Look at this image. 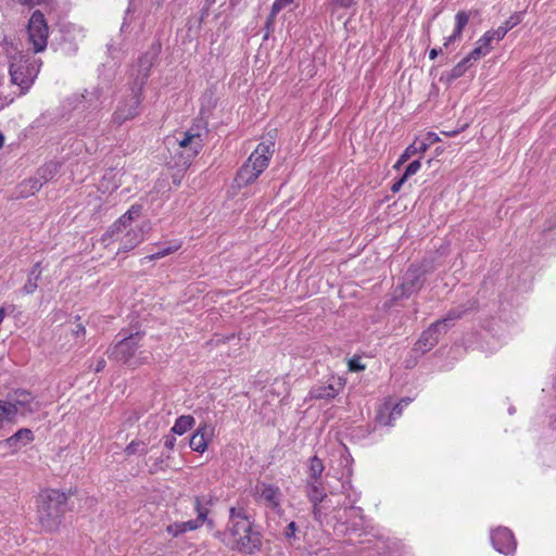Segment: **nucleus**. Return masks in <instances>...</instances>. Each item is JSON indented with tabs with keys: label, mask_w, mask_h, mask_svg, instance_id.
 <instances>
[{
	"label": "nucleus",
	"mask_w": 556,
	"mask_h": 556,
	"mask_svg": "<svg viewBox=\"0 0 556 556\" xmlns=\"http://www.w3.org/2000/svg\"><path fill=\"white\" fill-rule=\"evenodd\" d=\"M458 64L463 65L464 70L467 71L469 68V66L472 64V61L467 55L460 62H458Z\"/></svg>",
	"instance_id": "60"
},
{
	"label": "nucleus",
	"mask_w": 556,
	"mask_h": 556,
	"mask_svg": "<svg viewBox=\"0 0 556 556\" xmlns=\"http://www.w3.org/2000/svg\"><path fill=\"white\" fill-rule=\"evenodd\" d=\"M127 213L132 217V220L140 216L141 205H132Z\"/></svg>",
	"instance_id": "53"
},
{
	"label": "nucleus",
	"mask_w": 556,
	"mask_h": 556,
	"mask_svg": "<svg viewBox=\"0 0 556 556\" xmlns=\"http://www.w3.org/2000/svg\"><path fill=\"white\" fill-rule=\"evenodd\" d=\"M204 146V139L202 132H194L192 130H186L182 134V138L178 139V147L180 149H188L185 154L182 151L176 153L175 155L182 159V166H190L192 160L200 153Z\"/></svg>",
	"instance_id": "9"
},
{
	"label": "nucleus",
	"mask_w": 556,
	"mask_h": 556,
	"mask_svg": "<svg viewBox=\"0 0 556 556\" xmlns=\"http://www.w3.org/2000/svg\"><path fill=\"white\" fill-rule=\"evenodd\" d=\"M520 22V14H514L508 20H506L505 23L501 25L498 28L492 29L496 36V40H502L505 37V35L515 26H517Z\"/></svg>",
	"instance_id": "31"
},
{
	"label": "nucleus",
	"mask_w": 556,
	"mask_h": 556,
	"mask_svg": "<svg viewBox=\"0 0 556 556\" xmlns=\"http://www.w3.org/2000/svg\"><path fill=\"white\" fill-rule=\"evenodd\" d=\"M305 493L313 505H318L327 497L321 479L306 480Z\"/></svg>",
	"instance_id": "19"
},
{
	"label": "nucleus",
	"mask_w": 556,
	"mask_h": 556,
	"mask_svg": "<svg viewBox=\"0 0 556 556\" xmlns=\"http://www.w3.org/2000/svg\"><path fill=\"white\" fill-rule=\"evenodd\" d=\"M489 52L486 48H481L480 46L477 45V47L468 54V56L472 62H476L480 60L482 56L486 55Z\"/></svg>",
	"instance_id": "46"
},
{
	"label": "nucleus",
	"mask_w": 556,
	"mask_h": 556,
	"mask_svg": "<svg viewBox=\"0 0 556 556\" xmlns=\"http://www.w3.org/2000/svg\"><path fill=\"white\" fill-rule=\"evenodd\" d=\"M293 1L294 0H275L270 8V12H273L274 14H278L281 10L290 5Z\"/></svg>",
	"instance_id": "47"
},
{
	"label": "nucleus",
	"mask_w": 556,
	"mask_h": 556,
	"mask_svg": "<svg viewBox=\"0 0 556 556\" xmlns=\"http://www.w3.org/2000/svg\"><path fill=\"white\" fill-rule=\"evenodd\" d=\"M434 270V266L430 261H422L420 264H412L405 271L402 283L400 298L408 299L410 295L419 292L426 281V276Z\"/></svg>",
	"instance_id": "4"
},
{
	"label": "nucleus",
	"mask_w": 556,
	"mask_h": 556,
	"mask_svg": "<svg viewBox=\"0 0 556 556\" xmlns=\"http://www.w3.org/2000/svg\"><path fill=\"white\" fill-rule=\"evenodd\" d=\"M72 489L63 492L58 489L43 490L37 497V520L45 532H55L60 529L65 514L72 509L70 496Z\"/></svg>",
	"instance_id": "1"
},
{
	"label": "nucleus",
	"mask_w": 556,
	"mask_h": 556,
	"mask_svg": "<svg viewBox=\"0 0 556 556\" xmlns=\"http://www.w3.org/2000/svg\"><path fill=\"white\" fill-rule=\"evenodd\" d=\"M428 148H429V143H427L426 141L419 142L418 146L416 144L417 153H424L427 151Z\"/></svg>",
	"instance_id": "59"
},
{
	"label": "nucleus",
	"mask_w": 556,
	"mask_h": 556,
	"mask_svg": "<svg viewBox=\"0 0 556 556\" xmlns=\"http://www.w3.org/2000/svg\"><path fill=\"white\" fill-rule=\"evenodd\" d=\"M194 422L195 420L191 415H181L176 419L170 432L182 435L193 427Z\"/></svg>",
	"instance_id": "28"
},
{
	"label": "nucleus",
	"mask_w": 556,
	"mask_h": 556,
	"mask_svg": "<svg viewBox=\"0 0 556 556\" xmlns=\"http://www.w3.org/2000/svg\"><path fill=\"white\" fill-rule=\"evenodd\" d=\"M466 71L464 70L463 65H459L458 63L446 74L447 81H453L459 77H462Z\"/></svg>",
	"instance_id": "45"
},
{
	"label": "nucleus",
	"mask_w": 556,
	"mask_h": 556,
	"mask_svg": "<svg viewBox=\"0 0 556 556\" xmlns=\"http://www.w3.org/2000/svg\"><path fill=\"white\" fill-rule=\"evenodd\" d=\"M42 274L41 262H37L30 269L29 275L34 276V280H40Z\"/></svg>",
	"instance_id": "50"
},
{
	"label": "nucleus",
	"mask_w": 556,
	"mask_h": 556,
	"mask_svg": "<svg viewBox=\"0 0 556 556\" xmlns=\"http://www.w3.org/2000/svg\"><path fill=\"white\" fill-rule=\"evenodd\" d=\"M170 458H172L170 454L161 455V456L155 457V458L150 456L149 460L152 462V463H151V465L149 467V473L150 475H155L159 471H164L168 467L166 462L168 459H170Z\"/></svg>",
	"instance_id": "34"
},
{
	"label": "nucleus",
	"mask_w": 556,
	"mask_h": 556,
	"mask_svg": "<svg viewBox=\"0 0 556 556\" xmlns=\"http://www.w3.org/2000/svg\"><path fill=\"white\" fill-rule=\"evenodd\" d=\"M409 402V399H403L400 403L395 404L392 412L390 413L389 419H391L393 416H400L402 414V403L407 405Z\"/></svg>",
	"instance_id": "48"
},
{
	"label": "nucleus",
	"mask_w": 556,
	"mask_h": 556,
	"mask_svg": "<svg viewBox=\"0 0 556 556\" xmlns=\"http://www.w3.org/2000/svg\"><path fill=\"white\" fill-rule=\"evenodd\" d=\"M112 89V77L103 80L102 83L98 84L92 91L89 92L90 94V102H101V99ZM88 93V91L86 90ZM92 105V103H90Z\"/></svg>",
	"instance_id": "30"
},
{
	"label": "nucleus",
	"mask_w": 556,
	"mask_h": 556,
	"mask_svg": "<svg viewBox=\"0 0 556 556\" xmlns=\"http://www.w3.org/2000/svg\"><path fill=\"white\" fill-rule=\"evenodd\" d=\"M160 50L161 45L153 43L150 49L138 59L137 64L131 68L130 75L132 77V83L130 86L135 87L137 92L143 89L150 76L151 67L154 65L159 56Z\"/></svg>",
	"instance_id": "5"
},
{
	"label": "nucleus",
	"mask_w": 556,
	"mask_h": 556,
	"mask_svg": "<svg viewBox=\"0 0 556 556\" xmlns=\"http://www.w3.org/2000/svg\"><path fill=\"white\" fill-rule=\"evenodd\" d=\"M415 154H417L416 142H414L413 144L408 146L405 149V151L402 153V155L395 163L394 168L399 169L407 160H409Z\"/></svg>",
	"instance_id": "37"
},
{
	"label": "nucleus",
	"mask_w": 556,
	"mask_h": 556,
	"mask_svg": "<svg viewBox=\"0 0 556 556\" xmlns=\"http://www.w3.org/2000/svg\"><path fill=\"white\" fill-rule=\"evenodd\" d=\"M406 181V179H404L403 176L400 177V179L397 181H395L392 186H391V191L393 193H396L401 190L402 186L404 185V182Z\"/></svg>",
	"instance_id": "54"
},
{
	"label": "nucleus",
	"mask_w": 556,
	"mask_h": 556,
	"mask_svg": "<svg viewBox=\"0 0 556 556\" xmlns=\"http://www.w3.org/2000/svg\"><path fill=\"white\" fill-rule=\"evenodd\" d=\"M182 159H180L179 156L177 155H174L173 159L168 162V165L170 168L173 169H176L173 174H172V182L175 185V186H179L181 184V180L184 178V175L186 173V170L188 169L189 166H186L184 167L182 165Z\"/></svg>",
	"instance_id": "29"
},
{
	"label": "nucleus",
	"mask_w": 556,
	"mask_h": 556,
	"mask_svg": "<svg viewBox=\"0 0 556 556\" xmlns=\"http://www.w3.org/2000/svg\"><path fill=\"white\" fill-rule=\"evenodd\" d=\"M189 130H192L194 132H202L203 134V137L206 136L207 134V129H206V126L202 124V122H199L194 125H192Z\"/></svg>",
	"instance_id": "51"
},
{
	"label": "nucleus",
	"mask_w": 556,
	"mask_h": 556,
	"mask_svg": "<svg viewBox=\"0 0 556 556\" xmlns=\"http://www.w3.org/2000/svg\"><path fill=\"white\" fill-rule=\"evenodd\" d=\"M117 222L126 229L132 222V217L126 212L117 219Z\"/></svg>",
	"instance_id": "52"
},
{
	"label": "nucleus",
	"mask_w": 556,
	"mask_h": 556,
	"mask_svg": "<svg viewBox=\"0 0 556 556\" xmlns=\"http://www.w3.org/2000/svg\"><path fill=\"white\" fill-rule=\"evenodd\" d=\"M215 535L228 548L241 554L253 555L262 549L263 535L255 522L227 526L225 532L218 531Z\"/></svg>",
	"instance_id": "2"
},
{
	"label": "nucleus",
	"mask_w": 556,
	"mask_h": 556,
	"mask_svg": "<svg viewBox=\"0 0 556 556\" xmlns=\"http://www.w3.org/2000/svg\"><path fill=\"white\" fill-rule=\"evenodd\" d=\"M125 454L130 456L137 453L147 454L148 450L143 441L134 440L124 450Z\"/></svg>",
	"instance_id": "35"
},
{
	"label": "nucleus",
	"mask_w": 556,
	"mask_h": 556,
	"mask_svg": "<svg viewBox=\"0 0 556 556\" xmlns=\"http://www.w3.org/2000/svg\"><path fill=\"white\" fill-rule=\"evenodd\" d=\"M17 410L8 400H0V429L8 424L17 422Z\"/></svg>",
	"instance_id": "23"
},
{
	"label": "nucleus",
	"mask_w": 556,
	"mask_h": 556,
	"mask_svg": "<svg viewBox=\"0 0 556 556\" xmlns=\"http://www.w3.org/2000/svg\"><path fill=\"white\" fill-rule=\"evenodd\" d=\"M42 188V181L36 176L23 180L16 188V198L26 199Z\"/></svg>",
	"instance_id": "20"
},
{
	"label": "nucleus",
	"mask_w": 556,
	"mask_h": 556,
	"mask_svg": "<svg viewBox=\"0 0 556 556\" xmlns=\"http://www.w3.org/2000/svg\"><path fill=\"white\" fill-rule=\"evenodd\" d=\"M277 14H274L273 12H269L266 22H265V35L264 40L268 39L269 35L274 33L275 30V22H276Z\"/></svg>",
	"instance_id": "41"
},
{
	"label": "nucleus",
	"mask_w": 556,
	"mask_h": 556,
	"mask_svg": "<svg viewBox=\"0 0 556 556\" xmlns=\"http://www.w3.org/2000/svg\"><path fill=\"white\" fill-rule=\"evenodd\" d=\"M470 18V13L466 11H458L455 15V27L464 30L468 21Z\"/></svg>",
	"instance_id": "40"
},
{
	"label": "nucleus",
	"mask_w": 556,
	"mask_h": 556,
	"mask_svg": "<svg viewBox=\"0 0 556 556\" xmlns=\"http://www.w3.org/2000/svg\"><path fill=\"white\" fill-rule=\"evenodd\" d=\"M144 235L143 226L138 229H131L125 235L122 244L118 249V253H126L137 247L142 240Z\"/></svg>",
	"instance_id": "21"
},
{
	"label": "nucleus",
	"mask_w": 556,
	"mask_h": 556,
	"mask_svg": "<svg viewBox=\"0 0 556 556\" xmlns=\"http://www.w3.org/2000/svg\"><path fill=\"white\" fill-rule=\"evenodd\" d=\"M496 40V36L493 30H488L484 35L477 41V45L481 48H486L488 52L492 50L491 42Z\"/></svg>",
	"instance_id": "38"
},
{
	"label": "nucleus",
	"mask_w": 556,
	"mask_h": 556,
	"mask_svg": "<svg viewBox=\"0 0 556 556\" xmlns=\"http://www.w3.org/2000/svg\"><path fill=\"white\" fill-rule=\"evenodd\" d=\"M141 339L142 336L140 332L130 333L129 336L121 339L106 351L109 358L122 364L130 365Z\"/></svg>",
	"instance_id": "7"
},
{
	"label": "nucleus",
	"mask_w": 556,
	"mask_h": 556,
	"mask_svg": "<svg viewBox=\"0 0 556 556\" xmlns=\"http://www.w3.org/2000/svg\"><path fill=\"white\" fill-rule=\"evenodd\" d=\"M175 445H176V438L173 434H167L164 437V447L169 450V451H173L175 448Z\"/></svg>",
	"instance_id": "49"
},
{
	"label": "nucleus",
	"mask_w": 556,
	"mask_h": 556,
	"mask_svg": "<svg viewBox=\"0 0 556 556\" xmlns=\"http://www.w3.org/2000/svg\"><path fill=\"white\" fill-rule=\"evenodd\" d=\"M5 52L10 58L9 73L11 83L20 87V94H25L33 86L39 73V65L36 60L22 52L15 51L12 54L8 49H5Z\"/></svg>",
	"instance_id": "3"
},
{
	"label": "nucleus",
	"mask_w": 556,
	"mask_h": 556,
	"mask_svg": "<svg viewBox=\"0 0 556 556\" xmlns=\"http://www.w3.org/2000/svg\"><path fill=\"white\" fill-rule=\"evenodd\" d=\"M72 332L75 337L84 336L86 333L85 326L83 324H77Z\"/></svg>",
	"instance_id": "55"
},
{
	"label": "nucleus",
	"mask_w": 556,
	"mask_h": 556,
	"mask_svg": "<svg viewBox=\"0 0 556 556\" xmlns=\"http://www.w3.org/2000/svg\"><path fill=\"white\" fill-rule=\"evenodd\" d=\"M202 101V108L201 112L204 111V106L206 105L208 110L216 106L217 100L214 97V92L212 90H206L204 94L201 98Z\"/></svg>",
	"instance_id": "39"
},
{
	"label": "nucleus",
	"mask_w": 556,
	"mask_h": 556,
	"mask_svg": "<svg viewBox=\"0 0 556 556\" xmlns=\"http://www.w3.org/2000/svg\"><path fill=\"white\" fill-rule=\"evenodd\" d=\"M443 332V328L440 323H432L420 336L415 343L414 350L425 354L430 351L439 343L440 334Z\"/></svg>",
	"instance_id": "14"
},
{
	"label": "nucleus",
	"mask_w": 556,
	"mask_h": 556,
	"mask_svg": "<svg viewBox=\"0 0 556 556\" xmlns=\"http://www.w3.org/2000/svg\"><path fill=\"white\" fill-rule=\"evenodd\" d=\"M34 439L35 437L30 429L22 428L8 439L0 441V446L9 447L13 453H15L26 444L33 442Z\"/></svg>",
	"instance_id": "16"
},
{
	"label": "nucleus",
	"mask_w": 556,
	"mask_h": 556,
	"mask_svg": "<svg viewBox=\"0 0 556 556\" xmlns=\"http://www.w3.org/2000/svg\"><path fill=\"white\" fill-rule=\"evenodd\" d=\"M463 29L456 28L454 29L453 34L451 35L452 39L455 41L459 40L462 38Z\"/></svg>",
	"instance_id": "64"
},
{
	"label": "nucleus",
	"mask_w": 556,
	"mask_h": 556,
	"mask_svg": "<svg viewBox=\"0 0 556 556\" xmlns=\"http://www.w3.org/2000/svg\"><path fill=\"white\" fill-rule=\"evenodd\" d=\"M180 248L178 243H167L165 247H159L157 251L142 258V263L144 261H155L162 257H165L174 252H176Z\"/></svg>",
	"instance_id": "32"
},
{
	"label": "nucleus",
	"mask_w": 556,
	"mask_h": 556,
	"mask_svg": "<svg viewBox=\"0 0 556 556\" xmlns=\"http://www.w3.org/2000/svg\"><path fill=\"white\" fill-rule=\"evenodd\" d=\"M439 137L437 134L434 132H428L427 137H426V142L429 143V146L433 144L434 142L439 141Z\"/></svg>",
	"instance_id": "58"
},
{
	"label": "nucleus",
	"mask_w": 556,
	"mask_h": 556,
	"mask_svg": "<svg viewBox=\"0 0 556 556\" xmlns=\"http://www.w3.org/2000/svg\"><path fill=\"white\" fill-rule=\"evenodd\" d=\"M106 366V362L103 357H100L97 362H96V365H94V371L96 372H100L102 371Z\"/></svg>",
	"instance_id": "56"
},
{
	"label": "nucleus",
	"mask_w": 556,
	"mask_h": 556,
	"mask_svg": "<svg viewBox=\"0 0 556 556\" xmlns=\"http://www.w3.org/2000/svg\"><path fill=\"white\" fill-rule=\"evenodd\" d=\"M440 53H442V49L432 48L429 51V59L434 60Z\"/></svg>",
	"instance_id": "62"
},
{
	"label": "nucleus",
	"mask_w": 556,
	"mask_h": 556,
	"mask_svg": "<svg viewBox=\"0 0 556 556\" xmlns=\"http://www.w3.org/2000/svg\"><path fill=\"white\" fill-rule=\"evenodd\" d=\"M129 91V94L123 98L112 115V123L116 126L123 125L126 121L132 119L139 114L142 90L137 92L135 87L130 86Z\"/></svg>",
	"instance_id": "6"
},
{
	"label": "nucleus",
	"mask_w": 556,
	"mask_h": 556,
	"mask_svg": "<svg viewBox=\"0 0 556 556\" xmlns=\"http://www.w3.org/2000/svg\"><path fill=\"white\" fill-rule=\"evenodd\" d=\"M125 228L117 222L115 220L109 228L108 230L103 233L102 236V239L101 241L103 243H105L106 241H109L110 239H112L115 235H118L121 233Z\"/></svg>",
	"instance_id": "36"
},
{
	"label": "nucleus",
	"mask_w": 556,
	"mask_h": 556,
	"mask_svg": "<svg viewBox=\"0 0 556 556\" xmlns=\"http://www.w3.org/2000/svg\"><path fill=\"white\" fill-rule=\"evenodd\" d=\"M60 167L61 164L58 162H48L37 169L35 176L42 181L43 186L45 184L52 180L56 176Z\"/></svg>",
	"instance_id": "24"
},
{
	"label": "nucleus",
	"mask_w": 556,
	"mask_h": 556,
	"mask_svg": "<svg viewBox=\"0 0 556 556\" xmlns=\"http://www.w3.org/2000/svg\"><path fill=\"white\" fill-rule=\"evenodd\" d=\"M216 2V0H205V7L202 10L201 21L207 15L210 8Z\"/></svg>",
	"instance_id": "57"
},
{
	"label": "nucleus",
	"mask_w": 556,
	"mask_h": 556,
	"mask_svg": "<svg viewBox=\"0 0 556 556\" xmlns=\"http://www.w3.org/2000/svg\"><path fill=\"white\" fill-rule=\"evenodd\" d=\"M458 64L463 65L464 70L467 71L469 68V66L472 64V61L467 55L460 62H458Z\"/></svg>",
	"instance_id": "61"
},
{
	"label": "nucleus",
	"mask_w": 556,
	"mask_h": 556,
	"mask_svg": "<svg viewBox=\"0 0 556 556\" xmlns=\"http://www.w3.org/2000/svg\"><path fill=\"white\" fill-rule=\"evenodd\" d=\"M214 504V496L213 495H202V496H195L194 497V509L198 514L197 521L199 526L201 527L204 522L208 528H214L215 523L212 519L207 518L208 515V505Z\"/></svg>",
	"instance_id": "18"
},
{
	"label": "nucleus",
	"mask_w": 556,
	"mask_h": 556,
	"mask_svg": "<svg viewBox=\"0 0 556 556\" xmlns=\"http://www.w3.org/2000/svg\"><path fill=\"white\" fill-rule=\"evenodd\" d=\"M260 175V170L244 163L237 173L236 182L239 187H245L253 184Z\"/></svg>",
	"instance_id": "22"
},
{
	"label": "nucleus",
	"mask_w": 556,
	"mask_h": 556,
	"mask_svg": "<svg viewBox=\"0 0 556 556\" xmlns=\"http://www.w3.org/2000/svg\"><path fill=\"white\" fill-rule=\"evenodd\" d=\"M491 542L493 547L504 555H511L516 551V540L508 528H497L491 532Z\"/></svg>",
	"instance_id": "13"
},
{
	"label": "nucleus",
	"mask_w": 556,
	"mask_h": 556,
	"mask_svg": "<svg viewBox=\"0 0 556 556\" xmlns=\"http://www.w3.org/2000/svg\"><path fill=\"white\" fill-rule=\"evenodd\" d=\"M339 7L341 8H349L351 7L353 0H333Z\"/></svg>",
	"instance_id": "63"
},
{
	"label": "nucleus",
	"mask_w": 556,
	"mask_h": 556,
	"mask_svg": "<svg viewBox=\"0 0 556 556\" xmlns=\"http://www.w3.org/2000/svg\"><path fill=\"white\" fill-rule=\"evenodd\" d=\"M324 469V464L319 457H317L316 455L311 457L307 480L321 479Z\"/></svg>",
	"instance_id": "33"
},
{
	"label": "nucleus",
	"mask_w": 556,
	"mask_h": 556,
	"mask_svg": "<svg viewBox=\"0 0 556 556\" xmlns=\"http://www.w3.org/2000/svg\"><path fill=\"white\" fill-rule=\"evenodd\" d=\"M200 526L194 520H188L182 522H174L167 526L166 531L173 536H178L187 531H193L199 529Z\"/></svg>",
	"instance_id": "27"
},
{
	"label": "nucleus",
	"mask_w": 556,
	"mask_h": 556,
	"mask_svg": "<svg viewBox=\"0 0 556 556\" xmlns=\"http://www.w3.org/2000/svg\"><path fill=\"white\" fill-rule=\"evenodd\" d=\"M420 166H421V163L419 160H415V161L410 162L406 166L402 176L404 177V179L407 180L410 176L415 175L420 169Z\"/></svg>",
	"instance_id": "42"
},
{
	"label": "nucleus",
	"mask_w": 556,
	"mask_h": 556,
	"mask_svg": "<svg viewBox=\"0 0 556 556\" xmlns=\"http://www.w3.org/2000/svg\"><path fill=\"white\" fill-rule=\"evenodd\" d=\"M242 522L249 525L255 522L254 518L250 516L243 507H231L229 509V521L227 526L241 525Z\"/></svg>",
	"instance_id": "26"
},
{
	"label": "nucleus",
	"mask_w": 556,
	"mask_h": 556,
	"mask_svg": "<svg viewBox=\"0 0 556 556\" xmlns=\"http://www.w3.org/2000/svg\"><path fill=\"white\" fill-rule=\"evenodd\" d=\"M256 490L258 498L264 502L265 506L280 516L283 509L281 507L282 493L279 486L262 482L256 485Z\"/></svg>",
	"instance_id": "11"
},
{
	"label": "nucleus",
	"mask_w": 556,
	"mask_h": 556,
	"mask_svg": "<svg viewBox=\"0 0 556 556\" xmlns=\"http://www.w3.org/2000/svg\"><path fill=\"white\" fill-rule=\"evenodd\" d=\"M298 531V526L294 521L288 523V526L283 530V536L288 542H292L296 540L295 532Z\"/></svg>",
	"instance_id": "43"
},
{
	"label": "nucleus",
	"mask_w": 556,
	"mask_h": 556,
	"mask_svg": "<svg viewBox=\"0 0 556 556\" xmlns=\"http://www.w3.org/2000/svg\"><path fill=\"white\" fill-rule=\"evenodd\" d=\"M27 33L35 53L42 52L47 48L49 28L41 11L36 10L27 25Z\"/></svg>",
	"instance_id": "8"
},
{
	"label": "nucleus",
	"mask_w": 556,
	"mask_h": 556,
	"mask_svg": "<svg viewBox=\"0 0 556 556\" xmlns=\"http://www.w3.org/2000/svg\"><path fill=\"white\" fill-rule=\"evenodd\" d=\"M206 425L200 427L190 438L189 446L192 451L203 453L207 448V442L205 439Z\"/></svg>",
	"instance_id": "25"
},
{
	"label": "nucleus",
	"mask_w": 556,
	"mask_h": 556,
	"mask_svg": "<svg viewBox=\"0 0 556 556\" xmlns=\"http://www.w3.org/2000/svg\"><path fill=\"white\" fill-rule=\"evenodd\" d=\"M475 304L476 302L468 301L467 303L455 306L451 308L443 318L437 320L443 328V332H446L456 320L460 319L468 312L473 311Z\"/></svg>",
	"instance_id": "17"
},
{
	"label": "nucleus",
	"mask_w": 556,
	"mask_h": 556,
	"mask_svg": "<svg viewBox=\"0 0 556 556\" xmlns=\"http://www.w3.org/2000/svg\"><path fill=\"white\" fill-rule=\"evenodd\" d=\"M38 281L39 280H34V276L28 274L27 281L23 286L22 291L25 294H33L36 291V289L38 288Z\"/></svg>",
	"instance_id": "44"
},
{
	"label": "nucleus",
	"mask_w": 556,
	"mask_h": 556,
	"mask_svg": "<svg viewBox=\"0 0 556 556\" xmlns=\"http://www.w3.org/2000/svg\"><path fill=\"white\" fill-rule=\"evenodd\" d=\"M273 141H262L257 144L256 149L251 153L245 163L255 167L262 174L268 166L269 161L274 154Z\"/></svg>",
	"instance_id": "12"
},
{
	"label": "nucleus",
	"mask_w": 556,
	"mask_h": 556,
	"mask_svg": "<svg viewBox=\"0 0 556 556\" xmlns=\"http://www.w3.org/2000/svg\"><path fill=\"white\" fill-rule=\"evenodd\" d=\"M344 383L341 378L331 376L325 382H318L314 384L308 392L311 400H333L340 391L343 389Z\"/></svg>",
	"instance_id": "10"
},
{
	"label": "nucleus",
	"mask_w": 556,
	"mask_h": 556,
	"mask_svg": "<svg viewBox=\"0 0 556 556\" xmlns=\"http://www.w3.org/2000/svg\"><path fill=\"white\" fill-rule=\"evenodd\" d=\"M34 400L33 394L24 389H16L8 395V401L16 407L17 413L23 416L26 413H34L36 410L31 407Z\"/></svg>",
	"instance_id": "15"
}]
</instances>
